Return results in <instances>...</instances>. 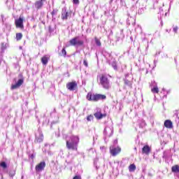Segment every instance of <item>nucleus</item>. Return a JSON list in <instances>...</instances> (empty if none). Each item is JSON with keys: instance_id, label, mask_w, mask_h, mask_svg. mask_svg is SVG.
Here are the masks:
<instances>
[{"instance_id": "f257e3e1", "label": "nucleus", "mask_w": 179, "mask_h": 179, "mask_svg": "<svg viewBox=\"0 0 179 179\" xmlns=\"http://www.w3.org/2000/svg\"><path fill=\"white\" fill-rule=\"evenodd\" d=\"M79 145V136H71L69 140H66V146L69 150H78Z\"/></svg>"}, {"instance_id": "f03ea898", "label": "nucleus", "mask_w": 179, "mask_h": 179, "mask_svg": "<svg viewBox=\"0 0 179 179\" xmlns=\"http://www.w3.org/2000/svg\"><path fill=\"white\" fill-rule=\"evenodd\" d=\"M101 86L105 90H109V89H111V85H110V80H108V78L107 76L102 75L101 77L99 79Z\"/></svg>"}, {"instance_id": "7ed1b4c3", "label": "nucleus", "mask_w": 179, "mask_h": 179, "mask_svg": "<svg viewBox=\"0 0 179 179\" xmlns=\"http://www.w3.org/2000/svg\"><path fill=\"white\" fill-rule=\"evenodd\" d=\"M113 134H114V129L113 128V125L106 126L103 130V135H104V141L105 142H108V138L113 136Z\"/></svg>"}, {"instance_id": "20e7f679", "label": "nucleus", "mask_w": 179, "mask_h": 179, "mask_svg": "<svg viewBox=\"0 0 179 179\" xmlns=\"http://www.w3.org/2000/svg\"><path fill=\"white\" fill-rule=\"evenodd\" d=\"M70 45H73V47H80L84 44L83 41L79 40V36L74 37L69 41Z\"/></svg>"}, {"instance_id": "39448f33", "label": "nucleus", "mask_w": 179, "mask_h": 179, "mask_svg": "<svg viewBox=\"0 0 179 179\" xmlns=\"http://www.w3.org/2000/svg\"><path fill=\"white\" fill-rule=\"evenodd\" d=\"M19 78H20L15 84L11 85V90H15L16 89H19L22 85H23L24 82V78H23V75L19 74Z\"/></svg>"}, {"instance_id": "423d86ee", "label": "nucleus", "mask_w": 179, "mask_h": 179, "mask_svg": "<svg viewBox=\"0 0 179 179\" xmlns=\"http://www.w3.org/2000/svg\"><path fill=\"white\" fill-rule=\"evenodd\" d=\"M23 22H24V17L20 16L18 19L15 20V24L17 29H21L23 30L24 29V25L23 24Z\"/></svg>"}, {"instance_id": "0eeeda50", "label": "nucleus", "mask_w": 179, "mask_h": 179, "mask_svg": "<svg viewBox=\"0 0 179 179\" xmlns=\"http://www.w3.org/2000/svg\"><path fill=\"white\" fill-rule=\"evenodd\" d=\"M121 152V148L118 145H111L110 147V153L112 156H117L119 153Z\"/></svg>"}, {"instance_id": "6e6552de", "label": "nucleus", "mask_w": 179, "mask_h": 179, "mask_svg": "<svg viewBox=\"0 0 179 179\" xmlns=\"http://www.w3.org/2000/svg\"><path fill=\"white\" fill-rule=\"evenodd\" d=\"M43 139L44 136L43 135V132H41L40 130H38V133L36 134L35 142L37 143H41Z\"/></svg>"}, {"instance_id": "1a4fd4ad", "label": "nucleus", "mask_w": 179, "mask_h": 179, "mask_svg": "<svg viewBox=\"0 0 179 179\" xmlns=\"http://www.w3.org/2000/svg\"><path fill=\"white\" fill-rule=\"evenodd\" d=\"M78 87V83H76V81L68 83L66 84V88L68 90H70V92H73Z\"/></svg>"}, {"instance_id": "9d476101", "label": "nucleus", "mask_w": 179, "mask_h": 179, "mask_svg": "<svg viewBox=\"0 0 179 179\" xmlns=\"http://www.w3.org/2000/svg\"><path fill=\"white\" fill-rule=\"evenodd\" d=\"M36 173H40L45 169V162H41L38 165L36 166Z\"/></svg>"}, {"instance_id": "9b49d317", "label": "nucleus", "mask_w": 179, "mask_h": 179, "mask_svg": "<svg viewBox=\"0 0 179 179\" xmlns=\"http://www.w3.org/2000/svg\"><path fill=\"white\" fill-rule=\"evenodd\" d=\"M106 98L107 96H106V95L100 94H93V101H99V100H106Z\"/></svg>"}, {"instance_id": "f8f14e48", "label": "nucleus", "mask_w": 179, "mask_h": 179, "mask_svg": "<svg viewBox=\"0 0 179 179\" xmlns=\"http://www.w3.org/2000/svg\"><path fill=\"white\" fill-rule=\"evenodd\" d=\"M68 17H69V13L66 10V7H64L62 10V20H68Z\"/></svg>"}, {"instance_id": "ddd939ff", "label": "nucleus", "mask_w": 179, "mask_h": 179, "mask_svg": "<svg viewBox=\"0 0 179 179\" xmlns=\"http://www.w3.org/2000/svg\"><path fill=\"white\" fill-rule=\"evenodd\" d=\"M45 1L46 0H38L36 2H35L34 7L36 8V9H37L38 10L39 9H41V8L44 6V2H45Z\"/></svg>"}, {"instance_id": "4468645a", "label": "nucleus", "mask_w": 179, "mask_h": 179, "mask_svg": "<svg viewBox=\"0 0 179 179\" xmlns=\"http://www.w3.org/2000/svg\"><path fill=\"white\" fill-rule=\"evenodd\" d=\"M57 15H58V8H53L51 12L52 22H55V20H57Z\"/></svg>"}, {"instance_id": "2eb2a0df", "label": "nucleus", "mask_w": 179, "mask_h": 179, "mask_svg": "<svg viewBox=\"0 0 179 179\" xmlns=\"http://www.w3.org/2000/svg\"><path fill=\"white\" fill-rule=\"evenodd\" d=\"M164 125L166 128L171 129L173 128V122H171L170 120H165Z\"/></svg>"}, {"instance_id": "dca6fc26", "label": "nucleus", "mask_w": 179, "mask_h": 179, "mask_svg": "<svg viewBox=\"0 0 179 179\" xmlns=\"http://www.w3.org/2000/svg\"><path fill=\"white\" fill-rule=\"evenodd\" d=\"M170 153V150L164 151L162 156L163 159H164L165 160H169V159L171 157V155Z\"/></svg>"}, {"instance_id": "f3484780", "label": "nucleus", "mask_w": 179, "mask_h": 179, "mask_svg": "<svg viewBox=\"0 0 179 179\" xmlns=\"http://www.w3.org/2000/svg\"><path fill=\"white\" fill-rule=\"evenodd\" d=\"M142 152L144 155H149L150 153V147L149 145H145L142 149Z\"/></svg>"}, {"instance_id": "a211bd4d", "label": "nucleus", "mask_w": 179, "mask_h": 179, "mask_svg": "<svg viewBox=\"0 0 179 179\" xmlns=\"http://www.w3.org/2000/svg\"><path fill=\"white\" fill-rule=\"evenodd\" d=\"M95 118H96V120H101V118H103V117H106V115H103L100 112H96L94 114Z\"/></svg>"}, {"instance_id": "6ab92c4d", "label": "nucleus", "mask_w": 179, "mask_h": 179, "mask_svg": "<svg viewBox=\"0 0 179 179\" xmlns=\"http://www.w3.org/2000/svg\"><path fill=\"white\" fill-rule=\"evenodd\" d=\"M12 29V25H10V24H5V28H4V31L6 33H9V31H10Z\"/></svg>"}, {"instance_id": "aec40b11", "label": "nucleus", "mask_w": 179, "mask_h": 179, "mask_svg": "<svg viewBox=\"0 0 179 179\" xmlns=\"http://www.w3.org/2000/svg\"><path fill=\"white\" fill-rule=\"evenodd\" d=\"M48 59H50V58H48L47 56H44L43 57L41 58V62L43 65H47V64H48Z\"/></svg>"}, {"instance_id": "412c9836", "label": "nucleus", "mask_w": 179, "mask_h": 179, "mask_svg": "<svg viewBox=\"0 0 179 179\" xmlns=\"http://www.w3.org/2000/svg\"><path fill=\"white\" fill-rule=\"evenodd\" d=\"M0 54H3V52L5 51V50H6V44L5 43H1L0 45Z\"/></svg>"}, {"instance_id": "4be33fe9", "label": "nucleus", "mask_w": 179, "mask_h": 179, "mask_svg": "<svg viewBox=\"0 0 179 179\" xmlns=\"http://www.w3.org/2000/svg\"><path fill=\"white\" fill-rule=\"evenodd\" d=\"M172 173H179V166L178 165H175L172 166Z\"/></svg>"}, {"instance_id": "5701e85b", "label": "nucleus", "mask_w": 179, "mask_h": 179, "mask_svg": "<svg viewBox=\"0 0 179 179\" xmlns=\"http://www.w3.org/2000/svg\"><path fill=\"white\" fill-rule=\"evenodd\" d=\"M135 170H136V166H135L134 164H130V166H129V171L130 172H132V171H135Z\"/></svg>"}, {"instance_id": "b1692460", "label": "nucleus", "mask_w": 179, "mask_h": 179, "mask_svg": "<svg viewBox=\"0 0 179 179\" xmlns=\"http://www.w3.org/2000/svg\"><path fill=\"white\" fill-rule=\"evenodd\" d=\"M125 37V35H124V30L121 29L120 30V35L118 36L117 40H124V38Z\"/></svg>"}, {"instance_id": "393cba45", "label": "nucleus", "mask_w": 179, "mask_h": 179, "mask_svg": "<svg viewBox=\"0 0 179 179\" xmlns=\"http://www.w3.org/2000/svg\"><path fill=\"white\" fill-rule=\"evenodd\" d=\"M124 85H126V86H129V87H131L132 86V83L131 81H129V80L124 79Z\"/></svg>"}, {"instance_id": "a878e982", "label": "nucleus", "mask_w": 179, "mask_h": 179, "mask_svg": "<svg viewBox=\"0 0 179 179\" xmlns=\"http://www.w3.org/2000/svg\"><path fill=\"white\" fill-rule=\"evenodd\" d=\"M22 37H23V34H22V33L16 34V40H17V41H19L22 40Z\"/></svg>"}, {"instance_id": "bb28decb", "label": "nucleus", "mask_w": 179, "mask_h": 179, "mask_svg": "<svg viewBox=\"0 0 179 179\" xmlns=\"http://www.w3.org/2000/svg\"><path fill=\"white\" fill-rule=\"evenodd\" d=\"M151 92L152 93H159V87H157V85L154 86V87L151 89Z\"/></svg>"}, {"instance_id": "cd10ccee", "label": "nucleus", "mask_w": 179, "mask_h": 179, "mask_svg": "<svg viewBox=\"0 0 179 179\" xmlns=\"http://www.w3.org/2000/svg\"><path fill=\"white\" fill-rule=\"evenodd\" d=\"M87 99H88L89 101H93V94H92V93H88L87 95Z\"/></svg>"}, {"instance_id": "c85d7f7f", "label": "nucleus", "mask_w": 179, "mask_h": 179, "mask_svg": "<svg viewBox=\"0 0 179 179\" xmlns=\"http://www.w3.org/2000/svg\"><path fill=\"white\" fill-rule=\"evenodd\" d=\"M0 167H2V169H7L8 168V164H6V162H0Z\"/></svg>"}, {"instance_id": "c756f323", "label": "nucleus", "mask_w": 179, "mask_h": 179, "mask_svg": "<svg viewBox=\"0 0 179 179\" xmlns=\"http://www.w3.org/2000/svg\"><path fill=\"white\" fill-rule=\"evenodd\" d=\"M16 174V171L15 169H11L10 171H9V176L10 177H15V175Z\"/></svg>"}, {"instance_id": "7c9ffc66", "label": "nucleus", "mask_w": 179, "mask_h": 179, "mask_svg": "<svg viewBox=\"0 0 179 179\" xmlns=\"http://www.w3.org/2000/svg\"><path fill=\"white\" fill-rule=\"evenodd\" d=\"M110 65H111L112 68H113V69H115V71H117V62H112Z\"/></svg>"}, {"instance_id": "2f4dec72", "label": "nucleus", "mask_w": 179, "mask_h": 179, "mask_svg": "<svg viewBox=\"0 0 179 179\" xmlns=\"http://www.w3.org/2000/svg\"><path fill=\"white\" fill-rule=\"evenodd\" d=\"M94 118V117H93L92 115H90L87 117V121H89V122L93 121Z\"/></svg>"}, {"instance_id": "473e14b6", "label": "nucleus", "mask_w": 179, "mask_h": 179, "mask_svg": "<svg viewBox=\"0 0 179 179\" xmlns=\"http://www.w3.org/2000/svg\"><path fill=\"white\" fill-rule=\"evenodd\" d=\"M95 43H96V45L98 47H101V42H100V40L96 39V40H95Z\"/></svg>"}, {"instance_id": "72a5a7b5", "label": "nucleus", "mask_w": 179, "mask_h": 179, "mask_svg": "<svg viewBox=\"0 0 179 179\" xmlns=\"http://www.w3.org/2000/svg\"><path fill=\"white\" fill-rule=\"evenodd\" d=\"M61 55H62L63 57H66V50H65V48H63L62 50V54Z\"/></svg>"}, {"instance_id": "f704fd0d", "label": "nucleus", "mask_w": 179, "mask_h": 179, "mask_svg": "<svg viewBox=\"0 0 179 179\" xmlns=\"http://www.w3.org/2000/svg\"><path fill=\"white\" fill-rule=\"evenodd\" d=\"M83 65H85V66H86V68H87V66H89V64L87 63V60L86 59H85L84 61H83Z\"/></svg>"}, {"instance_id": "c9c22d12", "label": "nucleus", "mask_w": 179, "mask_h": 179, "mask_svg": "<svg viewBox=\"0 0 179 179\" xmlns=\"http://www.w3.org/2000/svg\"><path fill=\"white\" fill-rule=\"evenodd\" d=\"M129 20H133L134 22L131 23V24L133 26H135V19L132 18V17H130V18H128V22H129Z\"/></svg>"}, {"instance_id": "e433bc0d", "label": "nucleus", "mask_w": 179, "mask_h": 179, "mask_svg": "<svg viewBox=\"0 0 179 179\" xmlns=\"http://www.w3.org/2000/svg\"><path fill=\"white\" fill-rule=\"evenodd\" d=\"M13 66L15 69H17V68H19V63L17 62V63H14L13 64Z\"/></svg>"}, {"instance_id": "4c0bfd02", "label": "nucleus", "mask_w": 179, "mask_h": 179, "mask_svg": "<svg viewBox=\"0 0 179 179\" xmlns=\"http://www.w3.org/2000/svg\"><path fill=\"white\" fill-rule=\"evenodd\" d=\"M117 145H118V140L117 139L114 140L113 145L117 146Z\"/></svg>"}, {"instance_id": "58836bf2", "label": "nucleus", "mask_w": 179, "mask_h": 179, "mask_svg": "<svg viewBox=\"0 0 179 179\" xmlns=\"http://www.w3.org/2000/svg\"><path fill=\"white\" fill-rule=\"evenodd\" d=\"M49 32L54 33V28L51 27V26L49 27Z\"/></svg>"}, {"instance_id": "ea45409f", "label": "nucleus", "mask_w": 179, "mask_h": 179, "mask_svg": "<svg viewBox=\"0 0 179 179\" xmlns=\"http://www.w3.org/2000/svg\"><path fill=\"white\" fill-rule=\"evenodd\" d=\"M73 3H74V5H78L79 4V0H73Z\"/></svg>"}, {"instance_id": "a19ab883", "label": "nucleus", "mask_w": 179, "mask_h": 179, "mask_svg": "<svg viewBox=\"0 0 179 179\" xmlns=\"http://www.w3.org/2000/svg\"><path fill=\"white\" fill-rule=\"evenodd\" d=\"M174 33H177V31L178 30V27H176L173 29Z\"/></svg>"}, {"instance_id": "79ce46f5", "label": "nucleus", "mask_w": 179, "mask_h": 179, "mask_svg": "<svg viewBox=\"0 0 179 179\" xmlns=\"http://www.w3.org/2000/svg\"><path fill=\"white\" fill-rule=\"evenodd\" d=\"M93 141L94 142H96V141H97V135L93 136Z\"/></svg>"}, {"instance_id": "37998d69", "label": "nucleus", "mask_w": 179, "mask_h": 179, "mask_svg": "<svg viewBox=\"0 0 179 179\" xmlns=\"http://www.w3.org/2000/svg\"><path fill=\"white\" fill-rule=\"evenodd\" d=\"M73 179H82V178L79 176H76Z\"/></svg>"}, {"instance_id": "c03bdc74", "label": "nucleus", "mask_w": 179, "mask_h": 179, "mask_svg": "<svg viewBox=\"0 0 179 179\" xmlns=\"http://www.w3.org/2000/svg\"><path fill=\"white\" fill-rule=\"evenodd\" d=\"M30 159H34V154L29 155Z\"/></svg>"}, {"instance_id": "a18cd8bd", "label": "nucleus", "mask_w": 179, "mask_h": 179, "mask_svg": "<svg viewBox=\"0 0 179 179\" xmlns=\"http://www.w3.org/2000/svg\"><path fill=\"white\" fill-rule=\"evenodd\" d=\"M2 58H3V56L2 55H0V64H1L2 62Z\"/></svg>"}, {"instance_id": "49530a36", "label": "nucleus", "mask_w": 179, "mask_h": 179, "mask_svg": "<svg viewBox=\"0 0 179 179\" xmlns=\"http://www.w3.org/2000/svg\"><path fill=\"white\" fill-rule=\"evenodd\" d=\"M1 19H2V22H3V17H4L3 14H1Z\"/></svg>"}, {"instance_id": "de8ad7c7", "label": "nucleus", "mask_w": 179, "mask_h": 179, "mask_svg": "<svg viewBox=\"0 0 179 179\" xmlns=\"http://www.w3.org/2000/svg\"><path fill=\"white\" fill-rule=\"evenodd\" d=\"M90 1L91 2V3H94V0H90Z\"/></svg>"}, {"instance_id": "09e8293b", "label": "nucleus", "mask_w": 179, "mask_h": 179, "mask_svg": "<svg viewBox=\"0 0 179 179\" xmlns=\"http://www.w3.org/2000/svg\"><path fill=\"white\" fill-rule=\"evenodd\" d=\"M146 73H149V70L148 69L146 70Z\"/></svg>"}, {"instance_id": "8fccbe9b", "label": "nucleus", "mask_w": 179, "mask_h": 179, "mask_svg": "<svg viewBox=\"0 0 179 179\" xmlns=\"http://www.w3.org/2000/svg\"><path fill=\"white\" fill-rule=\"evenodd\" d=\"M101 149H104V147H101Z\"/></svg>"}, {"instance_id": "3c124183", "label": "nucleus", "mask_w": 179, "mask_h": 179, "mask_svg": "<svg viewBox=\"0 0 179 179\" xmlns=\"http://www.w3.org/2000/svg\"><path fill=\"white\" fill-rule=\"evenodd\" d=\"M156 62H157L156 60H155V61H154V63L156 64Z\"/></svg>"}, {"instance_id": "603ef678", "label": "nucleus", "mask_w": 179, "mask_h": 179, "mask_svg": "<svg viewBox=\"0 0 179 179\" xmlns=\"http://www.w3.org/2000/svg\"><path fill=\"white\" fill-rule=\"evenodd\" d=\"M165 15H167V13H165Z\"/></svg>"}, {"instance_id": "864d4df0", "label": "nucleus", "mask_w": 179, "mask_h": 179, "mask_svg": "<svg viewBox=\"0 0 179 179\" xmlns=\"http://www.w3.org/2000/svg\"><path fill=\"white\" fill-rule=\"evenodd\" d=\"M127 23H129V24H131V22H127Z\"/></svg>"}, {"instance_id": "5fc2aeb1", "label": "nucleus", "mask_w": 179, "mask_h": 179, "mask_svg": "<svg viewBox=\"0 0 179 179\" xmlns=\"http://www.w3.org/2000/svg\"><path fill=\"white\" fill-rule=\"evenodd\" d=\"M96 170H97V169H99L97 166H96Z\"/></svg>"}, {"instance_id": "6e6d98bb", "label": "nucleus", "mask_w": 179, "mask_h": 179, "mask_svg": "<svg viewBox=\"0 0 179 179\" xmlns=\"http://www.w3.org/2000/svg\"><path fill=\"white\" fill-rule=\"evenodd\" d=\"M132 1H135V0H132Z\"/></svg>"}]
</instances>
